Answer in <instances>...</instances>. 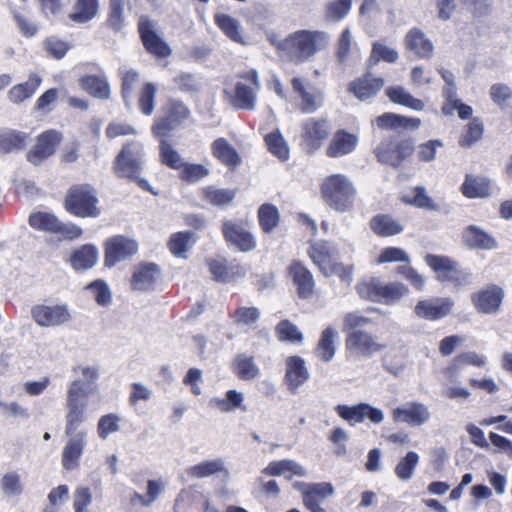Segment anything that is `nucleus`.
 Segmentation results:
<instances>
[{"label": "nucleus", "instance_id": "nucleus-1", "mask_svg": "<svg viewBox=\"0 0 512 512\" xmlns=\"http://www.w3.org/2000/svg\"><path fill=\"white\" fill-rule=\"evenodd\" d=\"M81 377L69 383L65 398V434L68 441L62 452V466L66 470L78 467L87 445V429H79L86 419L89 396L97 391L99 372L96 367H78Z\"/></svg>", "mask_w": 512, "mask_h": 512}, {"label": "nucleus", "instance_id": "nucleus-2", "mask_svg": "<svg viewBox=\"0 0 512 512\" xmlns=\"http://www.w3.org/2000/svg\"><path fill=\"white\" fill-rule=\"evenodd\" d=\"M327 33L318 30H298L289 34L285 39L270 38L275 49L295 64L310 60L318 51L328 45Z\"/></svg>", "mask_w": 512, "mask_h": 512}, {"label": "nucleus", "instance_id": "nucleus-3", "mask_svg": "<svg viewBox=\"0 0 512 512\" xmlns=\"http://www.w3.org/2000/svg\"><path fill=\"white\" fill-rule=\"evenodd\" d=\"M321 193L329 207L338 212H347L353 207L356 189L346 175L333 174L323 181Z\"/></svg>", "mask_w": 512, "mask_h": 512}, {"label": "nucleus", "instance_id": "nucleus-4", "mask_svg": "<svg viewBox=\"0 0 512 512\" xmlns=\"http://www.w3.org/2000/svg\"><path fill=\"white\" fill-rule=\"evenodd\" d=\"M114 170L118 177L136 181L142 189L156 194L151 190L148 181L139 177L141 172V146L139 143L131 142L123 145L115 159Z\"/></svg>", "mask_w": 512, "mask_h": 512}, {"label": "nucleus", "instance_id": "nucleus-5", "mask_svg": "<svg viewBox=\"0 0 512 512\" xmlns=\"http://www.w3.org/2000/svg\"><path fill=\"white\" fill-rule=\"evenodd\" d=\"M98 199L93 186L89 184L71 187L65 198V208L78 217L96 218L101 210L97 206Z\"/></svg>", "mask_w": 512, "mask_h": 512}, {"label": "nucleus", "instance_id": "nucleus-6", "mask_svg": "<svg viewBox=\"0 0 512 512\" xmlns=\"http://www.w3.org/2000/svg\"><path fill=\"white\" fill-rule=\"evenodd\" d=\"M291 87L300 100L298 108L302 113L312 114L323 104V94L307 78L294 77Z\"/></svg>", "mask_w": 512, "mask_h": 512}, {"label": "nucleus", "instance_id": "nucleus-7", "mask_svg": "<svg viewBox=\"0 0 512 512\" xmlns=\"http://www.w3.org/2000/svg\"><path fill=\"white\" fill-rule=\"evenodd\" d=\"M165 116L157 118L152 132L157 137L167 136L172 130L189 117L188 108L179 101L171 100L165 108Z\"/></svg>", "mask_w": 512, "mask_h": 512}, {"label": "nucleus", "instance_id": "nucleus-8", "mask_svg": "<svg viewBox=\"0 0 512 512\" xmlns=\"http://www.w3.org/2000/svg\"><path fill=\"white\" fill-rule=\"evenodd\" d=\"M240 78L251 82L253 87L243 82H237L235 85V95L231 99V103L239 109L253 110L255 107L256 93L261 88L258 72L252 69L240 74Z\"/></svg>", "mask_w": 512, "mask_h": 512}, {"label": "nucleus", "instance_id": "nucleus-9", "mask_svg": "<svg viewBox=\"0 0 512 512\" xmlns=\"http://www.w3.org/2000/svg\"><path fill=\"white\" fill-rule=\"evenodd\" d=\"M391 415L394 422L405 423L412 427L422 426L431 419L429 407L417 401L403 403L393 409Z\"/></svg>", "mask_w": 512, "mask_h": 512}, {"label": "nucleus", "instance_id": "nucleus-10", "mask_svg": "<svg viewBox=\"0 0 512 512\" xmlns=\"http://www.w3.org/2000/svg\"><path fill=\"white\" fill-rule=\"evenodd\" d=\"M503 297L504 290L496 284H490L472 293L471 302L478 313L490 315L500 310Z\"/></svg>", "mask_w": 512, "mask_h": 512}, {"label": "nucleus", "instance_id": "nucleus-11", "mask_svg": "<svg viewBox=\"0 0 512 512\" xmlns=\"http://www.w3.org/2000/svg\"><path fill=\"white\" fill-rule=\"evenodd\" d=\"M138 244L133 239L124 236L109 238L105 244V265L113 267L121 261H125L135 255Z\"/></svg>", "mask_w": 512, "mask_h": 512}, {"label": "nucleus", "instance_id": "nucleus-12", "mask_svg": "<svg viewBox=\"0 0 512 512\" xmlns=\"http://www.w3.org/2000/svg\"><path fill=\"white\" fill-rule=\"evenodd\" d=\"M330 134L329 123L322 118H308L302 124L301 139L309 152L319 149Z\"/></svg>", "mask_w": 512, "mask_h": 512}, {"label": "nucleus", "instance_id": "nucleus-13", "mask_svg": "<svg viewBox=\"0 0 512 512\" xmlns=\"http://www.w3.org/2000/svg\"><path fill=\"white\" fill-rule=\"evenodd\" d=\"M335 410L343 420L351 425L362 423L366 418L374 424H380L385 419L382 410L372 407L368 403H360L354 406L338 405Z\"/></svg>", "mask_w": 512, "mask_h": 512}, {"label": "nucleus", "instance_id": "nucleus-14", "mask_svg": "<svg viewBox=\"0 0 512 512\" xmlns=\"http://www.w3.org/2000/svg\"><path fill=\"white\" fill-rule=\"evenodd\" d=\"M454 307V301L450 297H432L420 300L414 307L417 317L435 321L447 317Z\"/></svg>", "mask_w": 512, "mask_h": 512}, {"label": "nucleus", "instance_id": "nucleus-15", "mask_svg": "<svg viewBox=\"0 0 512 512\" xmlns=\"http://www.w3.org/2000/svg\"><path fill=\"white\" fill-rule=\"evenodd\" d=\"M34 321L41 327H57L71 319L68 307L64 304L36 305L31 310Z\"/></svg>", "mask_w": 512, "mask_h": 512}, {"label": "nucleus", "instance_id": "nucleus-16", "mask_svg": "<svg viewBox=\"0 0 512 512\" xmlns=\"http://www.w3.org/2000/svg\"><path fill=\"white\" fill-rule=\"evenodd\" d=\"M384 347L376 336L361 330L350 333L346 339V348L358 357L369 358Z\"/></svg>", "mask_w": 512, "mask_h": 512}, {"label": "nucleus", "instance_id": "nucleus-17", "mask_svg": "<svg viewBox=\"0 0 512 512\" xmlns=\"http://www.w3.org/2000/svg\"><path fill=\"white\" fill-rule=\"evenodd\" d=\"M307 254L324 276L331 275V267L336 263L333 259L338 254L336 247L331 242L324 240L312 242Z\"/></svg>", "mask_w": 512, "mask_h": 512}, {"label": "nucleus", "instance_id": "nucleus-18", "mask_svg": "<svg viewBox=\"0 0 512 512\" xmlns=\"http://www.w3.org/2000/svg\"><path fill=\"white\" fill-rule=\"evenodd\" d=\"M288 275L300 298L309 299L313 296L315 291L314 276L300 261H293L289 265Z\"/></svg>", "mask_w": 512, "mask_h": 512}, {"label": "nucleus", "instance_id": "nucleus-19", "mask_svg": "<svg viewBox=\"0 0 512 512\" xmlns=\"http://www.w3.org/2000/svg\"><path fill=\"white\" fill-rule=\"evenodd\" d=\"M461 240L464 246L472 250H494L498 247L495 237L477 225L466 226Z\"/></svg>", "mask_w": 512, "mask_h": 512}, {"label": "nucleus", "instance_id": "nucleus-20", "mask_svg": "<svg viewBox=\"0 0 512 512\" xmlns=\"http://www.w3.org/2000/svg\"><path fill=\"white\" fill-rule=\"evenodd\" d=\"M222 232L225 240L240 251H250L255 247V240L242 223L224 221Z\"/></svg>", "mask_w": 512, "mask_h": 512}, {"label": "nucleus", "instance_id": "nucleus-21", "mask_svg": "<svg viewBox=\"0 0 512 512\" xmlns=\"http://www.w3.org/2000/svg\"><path fill=\"white\" fill-rule=\"evenodd\" d=\"M60 140V134L56 131H47L41 134L38 137L37 144L28 152L27 160L34 165L40 164L54 154Z\"/></svg>", "mask_w": 512, "mask_h": 512}, {"label": "nucleus", "instance_id": "nucleus-22", "mask_svg": "<svg viewBox=\"0 0 512 512\" xmlns=\"http://www.w3.org/2000/svg\"><path fill=\"white\" fill-rule=\"evenodd\" d=\"M139 32L145 48L158 57H167L171 54L169 46L153 30V25L146 18L139 21Z\"/></svg>", "mask_w": 512, "mask_h": 512}, {"label": "nucleus", "instance_id": "nucleus-23", "mask_svg": "<svg viewBox=\"0 0 512 512\" xmlns=\"http://www.w3.org/2000/svg\"><path fill=\"white\" fill-rule=\"evenodd\" d=\"M309 379V372L304 360L299 356H291L286 360L285 380L289 391L296 393L298 388Z\"/></svg>", "mask_w": 512, "mask_h": 512}, {"label": "nucleus", "instance_id": "nucleus-24", "mask_svg": "<svg viewBox=\"0 0 512 512\" xmlns=\"http://www.w3.org/2000/svg\"><path fill=\"white\" fill-rule=\"evenodd\" d=\"M159 268L154 263H143L135 268L131 278L133 290L146 291L152 289L158 279Z\"/></svg>", "mask_w": 512, "mask_h": 512}, {"label": "nucleus", "instance_id": "nucleus-25", "mask_svg": "<svg viewBox=\"0 0 512 512\" xmlns=\"http://www.w3.org/2000/svg\"><path fill=\"white\" fill-rule=\"evenodd\" d=\"M356 135L344 130L336 132L327 147L326 154L331 158H337L351 153L357 146Z\"/></svg>", "mask_w": 512, "mask_h": 512}, {"label": "nucleus", "instance_id": "nucleus-26", "mask_svg": "<svg viewBox=\"0 0 512 512\" xmlns=\"http://www.w3.org/2000/svg\"><path fill=\"white\" fill-rule=\"evenodd\" d=\"M383 86V78H371L370 74H366L363 77L352 81L348 90L359 100L364 101L375 96Z\"/></svg>", "mask_w": 512, "mask_h": 512}, {"label": "nucleus", "instance_id": "nucleus-27", "mask_svg": "<svg viewBox=\"0 0 512 512\" xmlns=\"http://www.w3.org/2000/svg\"><path fill=\"white\" fill-rule=\"evenodd\" d=\"M405 46L418 57L424 59L430 58L434 50L433 43L417 28H413L407 33Z\"/></svg>", "mask_w": 512, "mask_h": 512}, {"label": "nucleus", "instance_id": "nucleus-28", "mask_svg": "<svg viewBox=\"0 0 512 512\" xmlns=\"http://www.w3.org/2000/svg\"><path fill=\"white\" fill-rule=\"evenodd\" d=\"M306 494L303 503L307 509L311 512H326L321 507L320 502L334 494V487L328 482L314 483L311 490H308Z\"/></svg>", "mask_w": 512, "mask_h": 512}, {"label": "nucleus", "instance_id": "nucleus-29", "mask_svg": "<svg viewBox=\"0 0 512 512\" xmlns=\"http://www.w3.org/2000/svg\"><path fill=\"white\" fill-rule=\"evenodd\" d=\"M244 394L231 389L225 393L224 397H214L210 399L209 405L222 413H231L237 409L246 410L244 406Z\"/></svg>", "mask_w": 512, "mask_h": 512}, {"label": "nucleus", "instance_id": "nucleus-30", "mask_svg": "<svg viewBox=\"0 0 512 512\" xmlns=\"http://www.w3.org/2000/svg\"><path fill=\"white\" fill-rule=\"evenodd\" d=\"M79 86L89 95L99 98L108 99L111 94L110 86L105 77L96 75H87L79 79Z\"/></svg>", "mask_w": 512, "mask_h": 512}, {"label": "nucleus", "instance_id": "nucleus-31", "mask_svg": "<svg viewBox=\"0 0 512 512\" xmlns=\"http://www.w3.org/2000/svg\"><path fill=\"white\" fill-rule=\"evenodd\" d=\"M287 472L300 477L307 476V470L302 465L291 459L273 461L262 471V473L268 476H282Z\"/></svg>", "mask_w": 512, "mask_h": 512}, {"label": "nucleus", "instance_id": "nucleus-32", "mask_svg": "<svg viewBox=\"0 0 512 512\" xmlns=\"http://www.w3.org/2000/svg\"><path fill=\"white\" fill-rule=\"evenodd\" d=\"M225 471V463L223 459H214L202 461L196 465L189 466L185 472L192 478H206Z\"/></svg>", "mask_w": 512, "mask_h": 512}, {"label": "nucleus", "instance_id": "nucleus-33", "mask_svg": "<svg viewBox=\"0 0 512 512\" xmlns=\"http://www.w3.org/2000/svg\"><path fill=\"white\" fill-rule=\"evenodd\" d=\"M41 83V78L37 74H31L28 81L13 86L8 92V98L11 102L18 104L30 98Z\"/></svg>", "mask_w": 512, "mask_h": 512}, {"label": "nucleus", "instance_id": "nucleus-34", "mask_svg": "<svg viewBox=\"0 0 512 512\" xmlns=\"http://www.w3.org/2000/svg\"><path fill=\"white\" fill-rule=\"evenodd\" d=\"M462 192L468 198H484L490 195V181L481 176H467L462 184Z\"/></svg>", "mask_w": 512, "mask_h": 512}, {"label": "nucleus", "instance_id": "nucleus-35", "mask_svg": "<svg viewBox=\"0 0 512 512\" xmlns=\"http://www.w3.org/2000/svg\"><path fill=\"white\" fill-rule=\"evenodd\" d=\"M98 259V250L87 244L76 250L71 256V265L76 270H86L93 267Z\"/></svg>", "mask_w": 512, "mask_h": 512}, {"label": "nucleus", "instance_id": "nucleus-36", "mask_svg": "<svg viewBox=\"0 0 512 512\" xmlns=\"http://www.w3.org/2000/svg\"><path fill=\"white\" fill-rule=\"evenodd\" d=\"M213 155L223 164L235 167L240 163V157L235 149L224 139H216L212 143Z\"/></svg>", "mask_w": 512, "mask_h": 512}, {"label": "nucleus", "instance_id": "nucleus-37", "mask_svg": "<svg viewBox=\"0 0 512 512\" xmlns=\"http://www.w3.org/2000/svg\"><path fill=\"white\" fill-rule=\"evenodd\" d=\"M386 94L392 102L406 106L415 111H421L425 107V104L422 100L413 97L401 86L388 88L386 90Z\"/></svg>", "mask_w": 512, "mask_h": 512}, {"label": "nucleus", "instance_id": "nucleus-38", "mask_svg": "<svg viewBox=\"0 0 512 512\" xmlns=\"http://www.w3.org/2000/svg\"><path fill=\"white\" fill-rule=\"evenodd\" d=\"M235 374L242 380H253L259 375V367L252 356L239 354L233 362Z\"/></svg>", "mask_w": 512, "mask_h": 512}, {"label": "nucleus", "instance_id": "nucleus-39", "mask_svg": "<svg viewBox=\"0 0 512 512\" xmlns=\"http://www.w3.org/2000/svg\"><path fill=\"white\" fill-rule=\"evenodd\" d=\"M408 288L400 282L384 284L380 281L379 303L391 305L407 295Z\"/></svg>", "mask_w": 512, "mask_h": 512}, {"label": "nucleus", "instance_id": "nucleus-40", "mask_svg": "<svg viewBox=\"0 0 512 512\" xmlns=\"http://www.w3.org/2000/svg\"><path fill=\"white\" fill-rule=\"evenodd\" d=\"M370 225L371 229L380 236H392L403 231V227L387 215L375 216Z\"/></svg>", "mask_w": 512, "mask_h": 512}, {"label": "nucleus", "instance_id": "nucleus-41", "mask_svg": "<svg viewBox=\"0 0 512 512\" xmlns=\"http://www.w3.org/2000/svg\"><path fill=\"white\" fill-rule=\"evenodd\" d=\"M215 23L230 40L237 43H243V38L240 33V23L238 20L227 14H217L215 15Z\"/></svg>", "mask_w": 512, "mask_h": 512}, {"label": "nucleus", "instance_id": "nucleus-42", "mask_svg": "<svg viewBox=\"0 0 512 512\" xmlns=\"http://www.w3.org/2000/svg\"><path fill=\"white\" fill-rule=\"evenodd\" d=\"M337 332L331 328H326L321 335L319 343L316 347V355L324 362H329L335 354L334 339Z\"/></svg>", "mask_w": 512, "mask_h": 512}, {"label": "nucleus", "instance_id": "nucleus-43", "mask_svg": "<svg viewBox=\"0 0 512 512\" xmlns=\"http://www.w3.org/2000/svg\"><path fill=\"white\" fill-rule=\"evenodd\" d=\"M27 136L18 131L0 132V151L9 153L15 150H21L26 146Z\"/></svg>", "mask_w": 512, "mask_h": 512}, {"label": "nucleus", "instance_id": "nucleus-44", "mask_svg": "<svg viewBox=\"0 0 512 512\" xmlns=\"http://www.w3.org/2000/svg\"><path fill=\"white\" fill-rule=\"evenodd\" d=\"M97 12V0H77L75 11L70 14V19L74 22L86 23L93 19Z\"/></svg>", "mask_w": 512, "mask_h": 512}, {"label": "nucleus", "instance_id": "nucleus-45", "mask_svg": "<svg viewBox=\"0 0 512 512\" xmlns=\"http://www.w3.org/2000/svg\"><path fill=\"white\" fill-rule=\"evenodd\" d=\"M279 218V211L272 204H263L258 209L259 224L265 233L271 232L278 226Z\"/></svg>", "mask_w": 512, "mask_h": 512}, {"label": "nucleus", "instance_id": "nucleus-46", "mask_svg": "<svg viewBox=\"0 0 512 512\" xmlns=\"http://www.w3.org/2000/svg\"><path fill=\"white\" fill-rule=\"evenodd\" d=\"M425 262L437 274V279L441 282H445L448 273L456 264L446 256L433 254L426 255Z\"/></svg>", "mask_w": 512, "mask_h": 512}, {"label": "nucleus", "instance_id": "nucleus-47", "mask_svg": "<svg viewBox=\"0 0 512 512\" xmlns=\"http://www.w3.org/2000/svg\"><path fill=\"white\" fill-rule=\"evenodd\" d=\"M195 234L189 231L175 233L169 241V249L176 257H185V252L191 248Z\"/></svg>", "mask_w": 512, "mask_h": 512}, {"label": "nucleus", "instance_id": "nucleus-48", "mask_svg": "<svg viewBox=\"0 0 512 512\" xmlns=\"http://www.w3.org/2000/svg\"><path fill=\"white\" fill-rule=\"evenodd\" d=\"M203 196L211 205L226 206L235 198L236 192L231 189L206 187Z\"/></svg>", "mask_w": 512, "mask_h": 512}, {"label": "nucleus", "instance_id": "nucleus-49", "mask_svg": "<svg viewBox=\"0 0 512 512\" xmlns=\"http://www.w3.org/2000/svg\"><path fill=\"white\" fill-rule=\"evenodd\" d=\"M59 220L47 212H35L29 217V224L37 230L55 233Z\"/></svg>", "mask_w": 512, "mask_h": 512}, {"label": "nucleus", "instance_id": "nucleus-50", "mask_svg": "<svg viewBox=\"0 0 512 512\" xmlns=\"http://www.w3.org/2000/svg\"><path fill=\"white\" fill-rule=\"evenodd\" d=\"M483 131V123L477 118L471 119L462 131L459 144L463 147L472 146L482 137Z\"/></svg>", "mask_w": 512, "mask_h": 512}, {"label": "nucleus", "instance_id": "nucleus-51", "mask_svg": "<svg viewBox=\"0 0 512 512\" xmlns=\"http://www.w3.org/2000/svg\"><path fill=\"white\" fill-rule=\"evenodd\" d=\"M269 151L278 157L281 161H285L289 157V147L279 132H271L265 138Z\"/></svg>", "mask_w": 512, "mask_h": 512}, {"label": "nucleus", "instance_id": "nucleus-52", "mask_svg": "<svg viewBox=\"0 0 512 512\" xmlns=\"http://www.w3.org/2000/svg\"><path fill=\"white\" fill-rule=\"evenodd\" d=\"M419 462V455L410 451L403 457L395 467V474L401 480H409L413 476L414 469Z\"/></svg>", "mask_w": 512, "mask_h": 512}, {"label": "nucleus", "instance_id": "nucleus-53", "mask_svg": "<svg viewBox=\"0 0 512 512\" xmlns=\"http://www.w3.org/2000/svg\"><path fill=\"white\" fill-rule=\"evenodd\" d=\"M0 487L3 493L8 497H18L23 492L21 477L14 471L4 474L0 482Z\"/></svg>", "mask_w": 512, "mask_h": 512}, {"label": "nucleus", "instance_id": "nucleus-54", "mask_svg": "<svg viewBox=\"0 0 512 512\" xmlns=\"http://www.w3.org/2000/svg\"><path fill=\"white\" fill-rule=\"evenodd\" d=\"M120 421V416L114 413L102 416L97 424L98 436L105 440L110 434L118 432L120 430Z\"/></svg>", "mask_w": 512, "mask_h": 512}, {"label": "nucleus", "instance_id": "nucleus-55", "mask_svg": "<svg viewBox=\"0 0 512 512\" xmlns=\"http://www.w3.org/2000/svg\"><path fill=\"white\" fill-rule=\"evenodd\" d=\"M398 57V52L395 49L380 42L373 43L370 61L373 62L374 64L378 63L381 60L388 63H394L396 62Z\"/></svg>", "mask_w": 512, "mask_h": 512}, {"label": "nucleus", "instance_id": "nucleus-56", "mask_svg": "<svg viewBox=\"0 0 512 512\" xmlns=\"http://www.w3.org/2000/svg\"><path fill=\"white\" fill-rule=\"evenodd\" d=\"M160 155L162 162L173 169L184 166L182 157L167 140L160 143Z\"/></svg>", "mask_w": 512, "mask_h": 512}, {"label": "nucleus", "instance_id": "nucleus-57", "mask_svg": "<svg viewBox=\"0 0 512 512\" xmlns=\"http://www.w3.org/2000/svg\"><path fill=\"white\" fill-rule=\"evenodd\" d=\"M376 156L381 163L398 167L401 164V156L397 154L395 147L391 143H381L375 149Z\"/></svg>", "mask_w": 512, "mask_h": 512}, {"label": "nucleus", "instance_id": "nucleus-58", "mask_svg": "<svg viewBox=\"0 0 512 512\" xmlns=\"http://www.w3.org/2000/svg\"><path fill=\"white\" fill-rule=\"evenodd\" d=\"M357 292L362 299L372 302H379L380 280L372 278L362 281L356 286Z\"/></svg>", "mask_w": 512, "mask_h": 512}, {"label": "nucleus", "instance_id": "nucleus-59", "mask_svg": "<svg viewBox=\"0 0 512 512\" xmlns=\"http://www.w3.org/2000/svg\"><path fill=\"white\" fill-rule=\"evenodd\" d=\"M352 0H334L326 6L327 19L338 22L343 19L351 8Z\"/></svg>", "mask_w": 512, "mask_h": 512}, {"label": "nucleus", "instance_id": "nucleus-60", "mask_svg": "<svg viewBox=\"0 0 512 512\" xmlns=\"http://www.w3.org/2000/svg\"><path fill=\"white\" fill-rule=\"evenodd\" d=\"M157 88L153 83H147L141 90L139 108L145 115L152 114Z\"/></svg>", "mask_w": 512, "mask_h": 512}, {"label": "nucleus", "instance_id": "nucleus-61", "mask_svg": "<svg viewBox=\"0 0 512 512\" xmlns=\"http://www.w3.org/2000/svg\"><path fill=\"white\" fill-rule=\"evenodd\" d=\"M276 332L282 341L301 342L303 340V334L288 320L281 321L276 327Z\"/></svg>", "mask_w": 512, "mask_h": 512}, {"label": "nucleus", "instance_id": "nucleus-62", "mask_svg": "<svg viewBox=\"0 0 512 512\" xmlns=\"http://www.w3.org/2000/svg\"><path fill=\"white\" fill-rule=\"evenodd\" d=\"M260 311L256 307H239L233 315L234 321L238 325L251 326L260 318Z\"/></svg>", "mask_w": 512, "mask_h": 512}, {"label": "nucleus", "instance_id": "nucleus-63", "mask_svg": "<svg viewBox=\"0 0 512 512\" xmlns=\"http://www.w3.org/2000/svg\"><path fill=\"white\" fill-rule=\"evenodd\" d=\"M13 18L17 24L20 33L23 36L30 38L38 33V24L32 21L28 16L15 11L13 13Z\"/></svg>", "mask_w": 512, "mask_h": 512}, {"label": "nucleus", "instance_id": "nucleus-64", "mask_svg": "<svg viewBox=\"0 0 512 512\" xmlns=\"http://www.w3.org/2000/svg\"><path fill=\"white\" fill-rule=\"evenodd\" d=\"M92 493L87 487H78L74 492V512H90L89 505L92 503Z\"/></svg>", "mask_w": 512, "mask_h": 512}]
</instances>
